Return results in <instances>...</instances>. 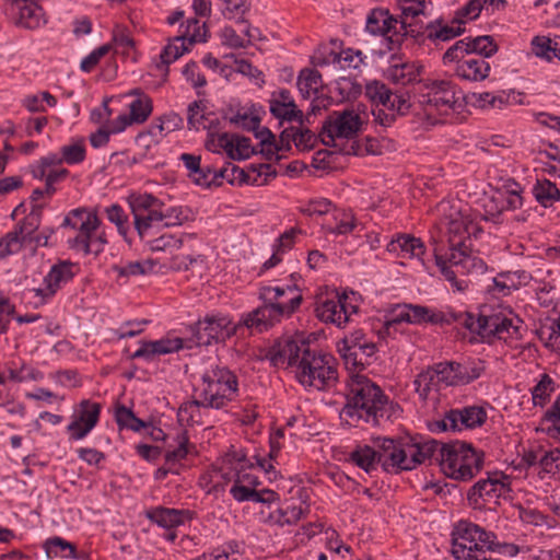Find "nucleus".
<instances>
[{"mask_svg":"<svg viewBox=\"0 0 560 560\" xmlns=\"http://www.w3.org/2000/svg\"><path fill=\"white\" fill-rule=\"evenodd\" d=\"M265 358L273 366H296V380L303 386L326 389L338 380L335 359L312 349L310 340L303 335L275 340L267 349Z\"/></svg>","mask_w":560,"mask_h":560,"instance_id":"nucleus-1","label":"nucleus"},{"mask_svg":"<svg viewBox=\"0 0 560 560\" xmlns=\"http://www.w3.org/2000/svg\"><path fill=\"white\" fill-rule=\"evenodd\" d=\"M412 95L415 102L431 115L434 110L447 114L462 97V92L450 80H418L412 85Z\"/></svg>","mask_w":560,"mask_h":560,"instance_id":"nucleus-6","label":"nucleus"},{"mask_svg":"<svg viewBox=\"0 0 560 560\" xmlns=\"http://www.w3.org/2000/svg\"><path fill=\"white\" fill-rule=\"evenodd\" d=\"M12 8L19 11L16 24L27 30L40 26L44 15L43 8L35 0H13Z\"/></svg>","mask_w":560,"mask_h":560,"instance_id":"nucleus-22","label":"nucleus"},{"mask_svg":"<svg viewBox=\"0 0 560 560\" xmlns=\"http://www.w3.org/2000/svg\"><path fill=\"white\" fill-rule=\"evenodd\" d=\"M182 243V238H176L171 234H163L150 241L149 244L152 252H164L166 249L179 248Z\"/></svg>","mask_w":560,"mask_h":560,"instance_id":"nucleus-62","label":"nucleus"},{"mask_svg":"<svg viewBox=\"0 0 560 560\" xmlns=\"http://www.w3.org/2000/svg\"><path fill=\"white\" fill-rule=\"evenodd\" d=\"M432 241L434 244L433 254L435 258V264L440 268L441 273L445 277L447 281L456 285L458 290H462V288L457 283L456 272L452 269V266L446 264L444 255L441 253L442 248L440 247L438 241L435 238H432Z\"/></svg>","mask_w":560,"mask_h":560,"instance_id":"nucleus-52","label":"nucleus"},{"mask_svg":"<svg viewBox=\"0 0 560 560\" xmlns=\"http://www.w3.org/2000/svg\"><path fill=\"white\" fill-rule=\"evenodd\" d=\"M393 18L388 15V12L377 9L371 11L366 21V31L373 35H382V40L386 43L388 50H394L396 46V42L387 36Z\"/></svg>","mask_w":560,"mask_h":560,"instance_id":"nucleus-25","label":"nucleus"},{"mask_svg":"<svg viewBox=\"0 0 560 560\" xmlns=\"http://www.w3.org/2000/svg\"><path fill=\"white\" fill-rule=\"evenodd\" d=\"M348 387L340 419L350 427L361 423L377 427L383 420L390 421L401 412L399 405L390 401L382 388L365 375L352 374Z\"/></svg>","mask_w":560,"mask_h":560,"instance_id":"nucleus-2","label":"nucleus"},{"mask_svg":"<svg viewBox=\"0 0 560 560\" xmlns=\"http://www.w3.org/2000/svg\"><path fill=\"white\" fill-rule=\"evenodd\" d=\"M448 243L454 240H465L467 243L470 237H477L482 232V229L474 222L468 215L458 213L456 217L451 218L448 222Z\"/></svg>","mask_w":560,"mask_h":560,"instance_id":"nucleus-24","label":"nucleus"},{"mask_svg":"<svg viewBox=\"0 0 560 560\" xmlns=\"http://www.w3.org/2000/svg\"><path fill=\"white\" fill-rule=\"evenodd\" d=\"M536 200L544 207H550L560 199V190L549 179H537L533 187Z\"/></svg>","mask_w":560,"mask_h":560,"instance_id":"nucleus-36","label":"nucleus"},{"mask_svg":"<svg viewBox=\"0 0 560 560\" xmlns=\"http://www.w3.org/2000/svg\"><path fill=\"white\" fill-rule=\"evenodd\" d=\"M322 83V74L316 69L304 68L298 77V88L303 98L307 100L312 93L318 92V85Z\"/></svg>","mask_w":560,"mask_h":560,"instance_id":"nucleus-34","label":"nucleus"},{"mask_svg":"<svg viewBox=\"0 0 560 560\" xmlns=\"http://www.w3.org/2000/svg\"><path fill=\"white\" fill-rule=\"evenodd\" d=\"M177 443L178 445L176 448L165 453L166 463H178L185 459L188 455L191 446L189 445V438L186 431H183L180 434H178Z\"/></svg>","mask_w":560,"mask_h":560,"instance_id":"nucleus-51","label":"nucleus"},{"mask_svg":"<svg viewBox=\"0 0 560 560\" xmlns=\"http://www.w3.org/2000/svg\"><path fill=\"white\" fill-rule=\"evenodd\" d=\"M230 492L238 502L253 501V497L258 498V491L256 489L241 485V471L237 472V479L232 486Z\"/></svg>","mask_w":560,"mask_h":560,"instance_id":"nucleus-63","label":"nucleus"},{"mask_svg":"<svg viewBox=\"0 0 560 560\" xmlns=\"http://www.w3.org/2000/svg\"><path fill=\"white\" fill-rule=\"evenodd\" d=\"M101 221L96 212H86V214L78 223L79 235H77L71 242V247L82 248L84 254L94 253L97 255L102 252L101 246L93 248V235L92 233L98 229Z\"/></svg>","mask_w":560,"mask_h":560,"instance_id":"nucleus-19","label":"nucleus"},{"mask_svg":"<svg viewBox=\"0 0 560 560\" xmlns=\"http://www.w3.org/2000/svg\"><path fill=\"white\" fill-rule=\"evenodd\" d=\"M450 254L444 255L446 264L450 266L465 267V264L470 260L471 243H466L465 240H452L448 243Z\"/></svg>","mask_w":560,"mask_h":560,"instance_id":"nucleus-35","label":"nucleus"},{"mask_svg":"<svg viewBox=\"0 0 560 560\" xmlns=\"http://www.w3.org/2000/svg\"><path fill=\"white\" fill-rule=\"evenodd\" d=\"M23 244L18 238L15 232H8L3 237L0 238V259L18 253L22 248Z\"/></svg>","mask_w":560,"mask_h":560,"instance_id":"nucleus-58","label":"nucleus"},{"mask_svg":"<svg viewBox=\"0 0 560 560\" xmlns=\"http://www.w3.org/2000/svg\"><path fill=\"white\" fill-rule=\"evenodd\" d=\"M456 74L468 81H483L490 72V65L482 58L470 57L456 67Z\"/></svg>","mask_w":560,"mask_h":560,"instance_id":"nucleus-26","label":"nucleus"},{"mask_svg":"<svg viewBox=\"0 0 560 560\" xmlns=\"http://www.w3.org/2000/svg\"><path fill=\"white\" fill-rule=\"evenodd\" d=\"M361 124L360 116L351 109L334 112L326 118L319 132L323 144L335 147V138H353L359 132Z\"/></svg>","mask_w":560,"mask_h":560,"instance_id":"nucleus-13","label":"nucleus"},{"mask_svg":"<svg viewBox=\"0 0 560 560\" xmlns=\"http://www.w3.org/2000/svg\"><path fill=\"white\" fill-rule=\"evenodd\" d=\"M421 67H417L415 63L405 62L401 65H395L390 67V78L394 82L400 84L413 83L418 80Z\"/></svg>","mask_w":560,"mask_h":560,"instance_id":"nucleus-42","label":"nucleus"},{"mask_svg":"<svg viewBox=\"0 0 560 560\" xmlns=\"http://www.w3.org/2000/svg\"><path fill=\"white\" fill-rule=\"evenodd\" d=\"M332 207L334 206L330 200L322 198L311 200L305 207L301 208L300 211L308 217L324 215L328 213Z\"/></svg>","mask_w":560,"mask_h":560,"instance_id":"nucleus-60","label":"nucleus"},{"mask_svg":"<svg viewBox=\"0 0 560 560\" xmlns=\"http://www.w3.org/2000/svg\"><path fill=\"white\" fill-rule=\"evenodd\" d=\"M130 119L136 124H143L152 113L153 104L149 96L137 97L129 105Z\"/></svg>","mask_w":560,"mask_h":560,"instance_id":"nucleus-49","label":"nucleus"},{"mask_svg":"<svg viewBox=\"0 0 560 560\" xmlns=\"http://www.w3.org/2000/svg\"><path fill=\"white\" fill-rule=\"evenodd\" d=\"M517 331L518 328L513 325L512 319L503 313L493 311L487 313L486 310L480 311L477 316L472 314V325L469 329V332L476 336L470 341L488 345H492L497 340H508Z\"/></svg>","mask_w":560,"mask_h":560,"instance_id":"nucleus-8","label":"nucleus"},{"mask_svg":"<svg viewBox=\"0 0 560 560\" xmlns=\"http://www.w3.org/2000/svg\"><path fill=\"white\" fill-rule=\"evenodd\" d=\"M110 50V46L108 44L103 45L96 49H94L91 54H89L81 61V70L84 72H91L95 66L100 62L101 58L104 57Z\"/></svg>","mask_w":560,"mask_h":560,"instance_id":"nucleus-64","label":"nucleus"},{"mask_svg":"<svg viewBox=\"0 0 560 560\" xmlns=\"http://www.w3.org/2000/svg\"><path fill=\"white\" fill-rule=\"evenodd\" d=\"M350 459L366 472H371L381 464V458L376 450L369 445L359 446L350 454Z\"/></svg>","mask_w":560,"mask_h":560,"instance_id":"nucleus-37","label":"nucleus"},{"mask_svg":"<svg viewBox=\"0 0 560 560\" xmlns=\"http://www.w3.org/2000/svg\"><path fill=\"white\" fill-rule=\"evenodd\" d=\"M300 288L293 283L287 288L261 287L259 299L262 305L249 312L242 325L262 332L283 316L292 315L301 305L303 296Z\"/></svg>","mask_w":560,"mask_h":560,"instance_id":"nucleus-3","label":"nucleus"},{"mask_svg":"<svg viewBox=\"0 0 560 560\" xmlns=\"http://www.w3.org/2000/svg\"><path fill=\"white\" fill-rule=\"evenodd\" d=\"M60 153L63 162L69 165L82 163L86 158L84 138H79L72 143L61 147Z\"/></svg>","mask_w":560,"mask_h":560,"instance_id":"nucleus-44","label":"nucleus"},{"mask_svg":"<svg viewBox=\"0 0 560 560\" xmlns=\"http://www.w3.org/2000/svg\"><path fill=\"white\" fill-rule=\"evenodd\" d=\"M101 409V404L84 399L79 405V415L74 420L83 423L90 429H93L98 422Z\"/></svg>","mask_w":560,"mask_h":560,"instance_id":"nucleus-43","label":"nucleus"},{"mask_svg":"<svg viewBox=\"0 0 560 560\" xmlns=\"http://www.w3.org/2000/svg\"><path fill=\"white\" fill-rule=\"evenodd\" d=\"M370 341L366 339L364 332L362 330H354L353 332L345 336L337 343L338 352H347L351 349L357 348L358 346H362L364 343H369Z\"/></svg>","mask_w":560,"mask_h":560,"instance_id":"nucleus-59","label":"nucleus"},{"mask_svg":"<svg viewBox=\"0 0 560 560\" xmlns=\"http://www.w3.org/2000/svg\"><path fill=\"white\" fill-rule=\"evenodd\" d=\"M243 129L253 131L255 138L260 140V145H272L276 137L268 127H260V117L252 116L249 124H244Z\"/></svg>","mask_w":560,"mask_h":560,"instance_id":"nucleus-50","label":"nucleus"},{"mask_svg":"<svg viewBox=\"0 0 560 560\" xmlns=\"http://www.w3.org/2000/svg\"><path fill=\"white\" fill-rule=\"evenodd\" d=\"M44 548L46 559L55 557L71 559V557H77L75 545L58 536L48 538L44 544Z\"/></svg>","mask_w":560,"mask_h":560,"instance_id":"nucleus-32","label":"nucleus"},{"mask_svg":"<svg viewBox=\"0 0 560 560\" xmlns=\"http://www.w3.org/2000/svg\"><path fill=\"white\" fill-rule=\"evenodd\" d=\"M375 443L383 469L388 472L401 471V466H405L407 456L406 445H402V436L397 441L389 438H377Z\"/></svg>","mask_w":560,"mask_h":560,"instance_id":"nucleus-18","label":"nucleus"},{"mask_svg":"<svg viewBox=\"0 0 560 560\" xmlns=\"http://www.w3.org/2000/svg\"><path fill=\"white\" fill-rule=\"evenodd\" d=\"M498 472L489 474L486 479H479L467 492V502L474 510H495L499 500L509 491V483Z\"/></svg>","mask_w":560,"mask_h":560,"instance_id":"nucleus-10","label":"nucleus"},{"mask_svg":"<svg viewBox=\"0 0 560 560\" xmlns=\"http://www.w3.org/2000/svg\"><path fill=\"white\" fill-rule=\"evenodd\" d=\"M402 21L401 28L404 35L413 38L415 43L423 44L428 39V23H422L418 18L428 15L427 5L432 4L427 0H399Z\"/></svg>","mask_w":560,"mask_h":560,"instance_id":"nucleus-14","label":"nucleus"},{"mask_svg":"<svg viewBox=\"0 0 560 560\" xmlns=\"http://www.w3.org/2000/svg\"><path fill=\"white\" fill-rule=\"evenodd\" d=\"M439 384L438 374L433 365L420 372L413 381L415 389L423 400L428 398L433 388L438 389Z\"/></svg>","mask_w":560,"mask_h":560,"instance_id":"nucleus-39","label":"nucleus"},{"mask_svg":"<svg viewBox=\"0 0 560 560\" xmlns=\"http://www.w3.org/2000/svg\"><path fill=\"white\" fill-rule=\"evenodd\" d=\"M115 420L120 430L129 429L131 431L139 432L148 427L143 420L136 417L130 408H127L124 405H118L116 407Z\"/></svg>","mask_w":560,"mask_h":560,"instance_id":"nucleus-40","label":"nucleus"},{"mask_svg":"<svg viewBox=\"0 0 560 560\" xmlns=\"http://www.w3.org/2000/svg\"><path fill=\"white\" fill-rule=\"evenodd\" d=\"M9 378L13 382L22 383L26 381H39L44 377L43 373L25 362H22L18 368L14 362L10 363L8 368Z\"/></svg>","mask_w":560,"mask_h":560,"instance_id":"nucleus-47","label":"nucleus"},{"mask_svg":"<svg viewBox=\"0 0 560 560\" xmlns=\"http://www.w3.org/2000/svg\"><path fill=\"white\" fill-rule=\"evenodd\" d=\"M518 516L522 520V522L526 524H530L534 526H547L551 527V523L549 522V516L542 514L537 509L532 508H518Z\"/></svg>","mask_w":560,"mask_h":560,"instance_id":"nucleus-54","label":"nucleus"},{"mask_svg":"<svg viewBox=\"0 0 560 560\" xmlns=\"http://www.w3.org/2000/svg\"><path fill=\"white\" fill-rule=\"evenodd\" d=\"M555 390L553 380L548 374H542L540 381L532 389L534 405L544 407Z\"/></svg>","mask_w":560,"mask_h":560,"instance_id":"nucleus-45","label":"nucleus"},{"mask_svg":"<svg viewBox=\"0 0 560 560\" xmlns=\"http://www.w3.org/2000/svg\"><path fill=\"white\" fill-rule=\"evenodd\" d=\"M213 178H217V180L220 182L221 179H226V182L231 185H234L235 182H237L240 185H258L257 178H252L249 172H246L245 170L231 163H228L225 167H222L218 171V173H214Z\"/></svg>","mask_w":560,"mask_h":560,"instance_id":"nucleus-33","label":"nucleus"},{"mask_svg":"<svg viewBox=\"0 0 560 560\" xmlns=\"http://www.w3.org/2000/svg\"><path fill=\"white\" fill-rule=\"evenodd\" d=\"M487 2L488 0H469L463 8L455 12L451 23L462 25L465 24L467 20L477 19L483 4Z\"/></svg>","mask_w":560,"mask_h":560,"instance_id":"nucleus-48","label":"nucleus"},{"mask_svg":"<svg viewBox=\"0 0 560 560\" xmlns=\"http://www.w3.org/2000/svg\"><path fill=\"white\" fill-rule=\"evenodd\" d=\"M105 212L107 219L117 226L118 232L126 236L128 231V217L122 208L119 205L114 203L106 208Z\"/></svg>","mask_w":560,"mask_h":560,"instance_id":"nucleus-57","label":"nucleus"},{"mask_svg":"<svg viewBox=\"0 0 560 560\" xmlns=\"http://www.w3.org/2000/svg\"><path fill=\"white\" fill-rule=\"evenodd\" d=\"M303 516L302 506H287L285 509H278L273 512H270L266 517H264V523L268 525H293L299 522Z\"/></svg>","mask_w":560,"mask_h":560,"instance_id":"nucleus-31","label":"nucleus"},{"mask_svg":"<svg viewBox=\"0 0 560 560\" xmlns=\"http://www.w3.org/2000/svg\"><path fill=\"white\" fill-rule=\"evenodd\" d=\"M189 511L156 508L147 513L150 521L156 523L159 526L164 528H174L184 523V515L188 514Z\"/></svg>","mask_w":560,"mask_h":560,"instance_id":"nucleus-30","label":"nucleus"},{"mask_svg":"<svg viewBox=\"0 0 560 560\" xmlns=\"http://www.w3.org/2000/svg\"><path fill=\"white\" fill-rule=\"evenodd\" d=\"M135 220V229L140 237L163 221V202L151 194H132L128 198Z\"/></svg>","mask_w":560,"mask_h":560,"instance_id":"nucleus-11","label":"nucleus"},{"mask_svg":"<svg viewBox=\"0 0 560 560\" xmlns=\"http://www.w3.org/2000/svg\"><path fill=\"white\" fill-rule=\"evenodd\" d=\"M79 271L78 264L70 260H59L51 266L44 278L45 288L33 289L36 296L43 300L52 298L61 285L71 281Z\"/></svg>","mask_w":560,"mask_h":560,"instance_id":"nucleus-17","label":"nucleus"},{"mask_svg":"<svg viewBox=\"0 0 560 560\" xmlns=\"http://www.w3.org/2000/svg\"><path fill=\"white\" fill-rule=\"evenodd\" d=\"M187 338H162L155 341L143 342L141 347L132 354V358L153 359L155 355L167 354L179 349L186 348Z\"/></svg>","mask_w":560,"mask_h":560,"instance_id":"nucleus-20","label":"nucleus"},{"mask_svg":"<svg viewBox=\"0 0 560 560\" xmlns=\"http://www.w3.org/2000/svg\"><path fill=\"white\" fill-rule=\"evenodd\" d=\"M495 535L467 521H459L453 533L452 553L457 560H480L494 549Z\"/></svg>","mask_w":560,"mask_h":560,"instance_id":"nucleus-7","label":"nucleus"},{"mask_svg":"<svg viewBox=\"0 0 560 560\" xmlns=\"http://www.w3.org/2000/svg\"><path fill=\"white\" fill-rule=\"evenodd\" d=\"M40 221L35 220L33 215L25 217L20 223H18L12 232L18 234V238L25 244L28 238L39 229Z\"/></svg>","mask_w":560,"mask_h":560,"instance_id":"nucleus-53","label":"nucleus"},{"mask_svg":"<svg viewBox=\"0 0 560 560\" xmlns=\"http://www.w3.org/2000/svg\"><path fill=\"white\" fill-rule=\"evenodd\" d=\"M214 173H218L217 170H214L210 165H203L199 166L198 171L192 175L190 178L196 185L203 186V187H211V186H221L222 182L217 180V178H213Z\"/></svg>","mask_w":560,"mask_h":560,"instance_id":"nucleus-56","label":"nucleus"},{"mask_svg":"<svg viewBox=\"0 0 560 560\" xmlns=\"http://www.w3.org/2000/svg\"><path fill=\"white\" fill-rule=\"evenodd\" d=\"M377 351L374 342L364 343L351 349L347 352H339L343 360L346 369L349 371H363L366 366L371 365L374 355Z\"/></svg>","mask_w":560,"mask_h":560,"instance_id":"nucleus-21","label":"nucleus"},{"mask_svg":"<svg viewBox=\"0 0 560 560\" xmlns=\"http://www.w3.org/2000/svg\"><path fill=\"white\" fill-rule=\"evenodd\" d=\"M453 364V374L455 377V386L467 385L475 380L479 378L485 371L482 362L465 361L457 362L451 361Z\"/></svg>","mask_w":560,"mask_h":560,"instance_id":"nucleus-29","label":"nucleus"},{"mask_svg":"<svg viewBox=\"0 0 560 560\" xmlns=\"http://www.w3.org/2000/svg\"><path fill=\"white\" fill-rule=\"evenodd\" d=\"M201 380L203 387L199 390V398L182 406V411L192 407L221 409L237 396V377L224 366H213L203 373Z\"/></svg>","mask_w":560,"mask_h":560,"instance_id":"nucleus-5","label":"nucleus"},{"mask_svg":"<svg viewBox=\"0 0 560 560\" xmlns=\"http://www.w3.org/2000/svg\"><path fill=\"white\" fill-rule=\"evenodd\" d=\"M221 38L223 45L233 49L246 48L249 46V40L242 38L232 26H225L221 31Z\"/></svg>","mask_w":560,"mask_h":560,"instance_id":"nucleus-61","label":"nucleus"},{"mask_svg":"<svg viewBox=\"0 0 560 560\" xmlns=\"http://www.w3.org/2000/svg\"><path fill=\"white\" fill-rule=\"evenodd\" d=\"M466 55L469 52L468 37L457 40L452 45L443 55V62H458L460 63Z\"/></svg>","mask_w":560,"mask_h":560,"instance_id":"nucleus-55","label":"nucleus"},{"mask_svg":"<svg viewBox=\"0 0 560 560\" xmlns=\"http://www.w3.org/2000/svg\"><path fill=\"white\" fill-rule=\"evenodd\" d=\"M469 52L478 55V58H489L493 56L499 47L490 35H482L477 37H468Z\"/></svg>","mask_w":560,"mask_h":560,"instance_id":"nucleus-41","label":"nucleus"},{"mask_svg":"<svg viewBox=\"0 0 560 560\" xmlns=\"http://www.w3.org/2000/svg\"><path fill=\"white\" fill-rule=\"evenodd\" d=\"M452 425H457L458 431L463 428L475 429L487 421V411L479 406H467L463 409H451Z\"/></svg>","mask_w":560,"mask_h":560,"instance_id":"nucleus-23","label":"nucleus"},{"mask_svg":"<svg viewBox=\"0 0 560 560\" xmlns=\"http://www.w3.org/2000/svg\"><path fill=\"white\" fill-rule=\"evenodd\" d=\"M365 95L372 103L387 107L393 93L385 83L375 80L366 83Z\"/></svg>","mask_w":560,"mask_h":560,"instance_id":"nucleus-46","label":"nucleus"},{"mask_svg":"<svg viewBox=\"0 0 560 560\" xmlns=\"http://www.w3.org/2000/svg\"><path fill=\"white\" fill-rule=\"evenodd\" d=\"M207 26L206 23L199 24L197 19L187 21L186 32L182 36H176L172 43H168L162 50L160 58L161 63L156 65V68L164 69V81L168 75V66L177 60L185 51L189 48L186 46L185 40L188 39V45L195 43H203L207 40Z\"/></svg>","mask_w":560,"mask_h":560,"instance_id":"nucleus-12","label":"nucleus"},{"mask_svg":"<svg viewBox=\"0 0 560 560\" xmlns=\"http://www.w3.org/2000/svg\"><path fill=\"white\" fill-rule=\"evenodd\" d=\"M236 325L224 315L206 316L203 320H198L190 325L188 330L190 336L187 337V349L192 347L209 346L212 342H224L226 339L236 334Z\"/></svg>","mask_w":560,"mask_h":560,"instance_id":"nucleus-9","label":"nucleus"},{"mask_svg":"<svg viewBox=\"0 0 560 560\" xmlns=\"http://www.w3.org/2000/svg\"><path fill=\"white\" fill-rule=\"evenodd\" d=\"M472 314L470 312H456V311H447V312H439L435 313L430 318V324H457L467 330L471 329L472 325Z\"/></svg>","mask_w":560,"mask_h":560,"instance_id":"nucleus-38","label":"nucleus"},{"mask_svg":"<svg viewBox=\"0 0 560 560\" xmlns=\"http://www.w3.org/2000/svg\"><path fill=\"white\" fill-rule=\"evenodd\" d=\"M314 313L320 322L335 324L337 327L345 326L351 317L348 295L332 292L330 296H317Z\"/></svg>","mask_w":560,"mask_h":560,"instance_id":"nucleus-15","label":"nucleus"},{"mask_svg":"<svg viewBox=\"0 0 560 560\" xmlns=\"http://www.w3.org/2000/svg\"><path fill=\"white\" fill-rule=\"evenodd\" d=\"M387 249L393 253H401L402 256L408 255L417 258H421L425 252L424 244L420 238L407 234L392 241Z\"/></svg>","mask_w":560,"mask_h":560,"instance_id":"nucleus-28","label":"nucleus"},{"mask_svg":"<svg viewBox=\"0 0 560 560\" xmlns=\"http://www.w3.org/2000/svg\"><path fill=\"white\" fill-rule=\"evenodd\" d=\"M428 30V40L433 44L451 40L465 32V28L458 24L457 26L446 24L443 18L429 21Z\"/></svg>","mask_w":560,"mask_h":560,"instance_id":"nucleus-27","label":"nucleus"},{"mask_svg":"<svg viewBox=\"0 0 560 560\" xmlns=\"http://www.w3.org/2000/svg\"><path fill=\"white\" fill-rule=\"evenodd\" d=\"M402 445H406L407 448L406 464L405 466H401V469L404 470H411L417 465L424 463L427 459L431 465H436L439 451L442 446V444L435 440L422 441L421 439L411 435L402 436Z\"/></svg>","mask_w":560,"mask_h":560,"instance_id":"nucleus-16","label":"nucleus"},{"mask_svg":"<svg viewBox=\"0 0 560 560\" xmlns=\"http://www.w3.org/2000/svg\"><path fill=\"white\" fill-rule=\"evenodd\" d=\"M483 464V452L477 451L471 443L457 440L443 443L436 459L442 472L458 481L471 480L481 471Z\"/></svg>","mask_w":560,"mask_h":560,"instance_id":"nucleus-4","label":"nucleus"}]
</instances>
